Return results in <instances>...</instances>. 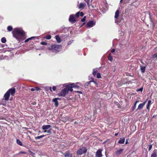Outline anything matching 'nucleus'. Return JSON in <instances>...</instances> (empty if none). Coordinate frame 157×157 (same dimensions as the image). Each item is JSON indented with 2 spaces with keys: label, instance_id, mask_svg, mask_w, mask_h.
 Listing matches in <instances>:
<instances>
[{
  "label": "nucleus",
  "instance_id": "obj_1",
  "mask_svg": "<svg viewBox=\"0 0 157 157\" xmlns=\"http://www.w3.org/2000/svg\"><path fill=\"white\" fill-rule=\"evenodd\" d=\"M12 33L13 36L19 41H20L21 37L23 36L25 33L21 28H16L14 29Z\"/></svg>",
  "mask_w": 157,
  "mask_h": 157
},
{
  "label": "nucleus",
  "instance_id": "obj_2",
  "mask_svg": "<svg viewBox=\"0 0 157 157\" xmlns=\"http://www.w3.org/2000/svg\"><path fill=\"white\" fill-rule=\"evenodd\" d=\"M62 46L61 45L52 44L48 48V49L52 52L57 53L59 52Z\"/></svg>",
  "mask_w": 157,
  "mask_h": 157
},
{
  "label": "nucleus",
  "instance_id": "obj_3",
  "mask_svg": "<svg viewBox=\"0 0 157 157\" xmlns=\"http://www.w3.org/2000/svg\"><path fill=\"white\" fill-rule=\"evenodd\" d=\"M87 151V149L85 147H82L79 149L77 151V154L81 155L85 153Z\"/></svg>",
  "mask_w": 157,
  "mask_h": 157
},
{
  "label": "nucleus",
  "instance_id": "obj_4",
  "mask_svg": "<svg viewBox=\"0 0 157 157\" xmlns=\"http://www.w3.org/2000/svg\"><path fill=\"white\" fill-rule=\"evenodd\" d=\"M68 94L67 90L66 88H64L63 89L61 90V92L58 94V95L59 96H65L66 94Z\"/></svg>",
  "mask_w": 157,
  "mask_h": 157
},
{
  "label": "nucleus",
  "instance_id": "obj_5",
  "mask_svg": "<svg viewBox=\"0 0 157 157\" xmlns=\"http://www.w3.org/2000/svg\"><path fill=\"white\" fill-rule=\"evenodd\" d=\"M95 25V22L93 21H90L88 22L86 25V27L88 28H91Z\"/></svg>",
  "mask_w": 157,
  "mask_h": 157
},
{
  "label": "nucleus",
  "instance_id": "obj_6",
  "mask_svg": "<svg viewBox=\"0 0 157 157\" xmlns=\"http://www.w3.org/2000/svg\"><path fill=\"white\" fill-rule=\"evenodd\" d=\"M69 21L71 23H74L76 21V20L74 14H72L70 15Z\"/></svg>",
  "mask_w": 157,
  "mask_h": 157
},
{
  "label": "nucleus",
  "instance_id": "obj_7",
  "mask_svg": "<svg viewBox=\"0 0 157 157\" xmlns=\"http://www.w3.org/2000/svg\"><path fill=\"white\" fill-rule=\"evenodd\" d=\"M119 10H117L115 13V15L114 16L115 18L116 19L115 20V23H118L119 22L117 20L119 15Z\"/></svg>",
  "mask_w": 157,
  "mask_h": 157
},
{
  "label": "nucleus",
  "instance_id": "obj_8",
  "mask_svg": "<svg viewBox=\"0 0 157 157\" xmlns=\"http://www.w3.org/2000/svg\"><path fill=\"white\" fill-rule=\"evenodd\" d=\"M102 149H98L96 153V157H102Z\"/></svg>",
  "mask_w": 157,
  "mask_h": 157
},
{
  "label": "nucleus",
  "instance_id": "obj_9",
  "mask_svg": "<svg viewBox=\"0 0 157 157\" xmlns=\"http://www.w3.org/2000/svg\"><path fill=\"white\" fill-rule=\"evenodd\" d=\"M86 6V4L85 3H81L78 5V7L79 9L82 10Z\"/></svg>",
  "mask_w": 157,
  "mask_h": 157
},
{
  "label": "nucleus",
  "instance_id": "obj_10",
  "mask_svg": "<svg viewBox=\"0 0 157 157\" xmlns=\"http://www.w3.org/2000/svg\"><path fill=\"white\" fill-rule=\"evenodd\" d=\"M65 88H67V90L68 93L69 91L72 92L73 90V89H72L73 88L71 84H70L67 86Z\"/></svg>",
  "mask_w": 157,
  "mask_h": 157
},
{
  "label": "nucleus",
  "instance_id": "obj_11",
  "mask_svg": "<svg viewBox=\"0 0 157 157\" xmlns=\"http://www.w3.org/2000/svg\"><path fill=\"white\" fill-rule=\"evenodd\" d=\"M9 93H10L13 96L15 92V89L14 88H10L7 91Z\"/></svg>",
  "mask_w": 157,
  "mask_h": 157
},
{
  "label": "nucleus",
  "instance_id": "obj_12",
  "mask_svg": "<svg viewBox=\"0 0 157 157\" xmlns=\"http://www.w3.org/2000/svg\"><path fill=\"white\" fill-rule=\"evenodd\" d=\"M51 127V126L49 125H43L42 126V128L43 130L45 131L50 128Z\"/></svg>",
  "mask_w": 157,
  "mask_h": 157
},
{
  "label": "nucleus",
  "instance_id": "obj_13",
  "mask_svg": "<svg viewBox=\"0 0 157 157\" xmlns=\"http://www.w3.org/2000/svg\"><path fill=\"white\" fill-rule=\"evenodd\" d=\"M10 96V94L7 91L4 95V97L5 98V100L6 101L8 100H9V97Z\"/></svg>",
  "mask_w": 157,
  "mask_h": 157
},
{
  "label": "nucleus",
  "instance_id": "obj_14",
  "mask_svg": "<svg viewBox=\"0 0 157 157\" xmlns=\"http://www.w3.org/2000/svg\"><path fill=\"white\" fill-rule=\"evenodd\" d=\"M84 14L83 12H78L75 14V16L76 17H78L79 16H80L81 17H82L83 16Z\"/></svg>",
  "mask_w": 157,
  "mask_h": 157
},
{
  "label": "nucleus",
  "instance_id": "obj_15",
  "mask_svg": "<svg viewBox=\"0 0 157 157\" xmlns=\"http://www.w3.org/2000/svg\"><path fill=\"white\" fill-rule=\"evenodd\" d=\"M124 150V149H123L121 148L117 150L116 152V155L117 156L119 155Z\"/></svg>",
  "mask_w": 157,
  "mask_h": 157
},
{
  "label": "nucleus",
  "instance_id": "obj_16",
  "mask_svg": "<svg viewBox=\"0 0 157 157\" xmlns=\"http://www.w3.org/2000/svg\"><path fill=\"white\" fill-rule=\"evenodd\" d=\"M145 102L143 103L140 104L138 106V107L136 110H140L142 109L143 107L145 105Z\"/></svg>",
  "mask_w": 157,
  "mask_h": 157
},
{
  "label": "nucleus",
  "instance_id": "obj_17",
  "mask_svg": "<svg viewBox=\"0 0 157 157\" xmlns=\"http://www.w3.org/2000/svg\"><path fill=\"white\" fill-rule=\"evenodd\" d=\"M157 150H154L151 155V157H157Z\"/></svg>",
  "mask_w": 157,
  "mask_h": 157
},
{
  "label": "nucleus",
  "instance_id": "obj_18",
  "mask_svg": "<svg viewBox=\"0 0 157 157\" xmlns=\"http://www.w3.org/2000/svg\"><path fill=\"white\" fill-rule=\"evenodd\" d=\"M53 102H54L55 104V105L56 107H57L58 105L59 102L56 99H53L52 100Z\"/></svg>",
  "mask_w": 157,
  "mask_h": 157
},
{
  "label": "nucleus",
  "instance_id": "obj_19",
  "mask_svg": "<svg viewBox=\"0 0 157 157\" xmlns=\"http://www.w3.org/2000/svg\"><path fill=\"white\" fill-rule=\"evenodd\" d=\"M55 38L56 40L58 43H60L61 42V39L58 35H56L55 36Z\"/></svg>",
  "mask_w": 157,
  "mask_h": 157
},
{
  "label": "nucleus",
  "instance_id": "obj_20",
  "mask_svg": "<svg viewBox=\"0 0 157 157\" xmlns=\"http://www.w3.org/2000/svg\"><path fill=\"white\" fill-rule=\"evenodd\" d=\"M125 141L124 138H121L120 140L118 141V143L120 144H123Z\"/></svg>",
  "mask_w": 157,
  "mask_h": 157
},
{
  "label": "nucleus",
  "instance_id": "obj_21",
  "mask_svg": "<svg viewBox=\"0 0 157 157\" xmlns=\"http://www.w3.org/2000/svg\"><path fill=\"white\" fill-rule=\"evenodd\" d=\"M140 70L143 73H144L145 72V70L146 67H143L142 66H140Z\"/></svg>",
  "mask_w": 157,
  "mask_h": 157
},
{
  "label": "nucleus",
  "instance_id": "obj_22",
  "mask_svg": "<svg viewBox=\"0 0 157 157\" xmlns=\"http://www.w3.org/2000/svg\"><path fill=\"white\" fill-rule=\"evenodd\" d=\"M98 70L96 69H94L93 71V75L94 77H95L96 75V74H97Z\"/></svg>",
  "mask_w": 157,
  "mask_h": 157
},
{
  "label": "nucleus",
  "instance_id": "obj_23",
  "mask_svg": "<svg viewBox=\"0 0 157 157\" xmlns=\"http://www.w3.org/2000/svg\"><path fill=\"white\" fill-rule=\"evenodd\" d=\"M65 157H72V154L69 152L65 153Z\"/></svg>",
  "mask_w": 157,
  "mask_h": 157
},
{
  "label": "nucleus",
  "instance_id": "obj_24",
  "mask_svg": "<svg viewBox=\"0 0 157 157\" xmlns=\"http://www.w3.org/2000/svg\"><path fill=\"white\" fill-rule=\"evenodd\" d=\"M151 100H149L148 101L147 105V107H146L147 108V109H149V106L151 104Z\"/></svg>",
  "mask_w": 157,
  "mask_h": 157
},
{
  "label": "nucleus",
  "instance_id": "obj_25",
  "mask_svg": "<svg viewBox=\"0 0 157 157\" xmlns=\"http://www.w3.org/2000/svg\"><path fill=\"white\" fill-rule=\"evenodd\" d=\"M87 3V6L89 7L90 6V5L91 4V2H90V0H84Z\"/></svg>",
  "mask_w": 157,
  "mask_h": 157
},
{
  "label": "nucleus",
  "instance_id": "obj_26",
  "mask_svg": "<svg viewBox=\"0 0 157 157\" xmlns=\"http://www.w3.org/2000/svg\"><path fill=\"white\" fill-rule=\"evenodd\" d=\"M16 142H17V144H18L20 145V146H22V145L23 144L21 142V141L19 140H18V139L17 140Z\"/></svg>",
  "mask_w": 157,
  "mask_h": 157
},
{
  "label": "nucleus",
  "instance_id": "obj_27",
  "mask_svg": "<svg viewBox=\"0 0 157 157\" xmlns=\"http://www.w3.org/2000/svg\"><path fill=\"white\" fill-rule=\"evenodd\" d=\"M72 88H78L79 87V86H77L74 83L71 84Z\"/></svg>",
  "mask_w": 157,
  "mask_h": 157
},
{
  "label": "nucleus",
  "instance_id": "obj_28",
  "mask_svg": "<svg viewBox=\"0 0 157 157\" xmlns=\"http://www.w3.org/2000/svg\"><path fill=\"white\" fill-rule=\"evenodd\" d=\"M1 41L2 43H5L6 42V39L5 37H3L2 38Z\"/></svg>",
  "mask_w": 157,
  "mask_h": 157
},
{
  "label": "nucleus",
  "instance_id": "obj_29",
  "mask_svg": "<svg viewBox=\"0 0 157 157\" xmlns=\"http://www.w3.org/2000/svg\"><path fill=\"white\" fill-rule=\"evenodd\" d=\"M35 37H31L30 38H29L28 39H26L25 41V43H26V42H28L29 40L33 39V38H34Z\"/></svg>",
  "mask_w": 157,
  "mask_h": 157
},
{
  "label": "nucleus",
  "instance_id": "obj_30",
  "mask_svg": "<svg viewBox=\"0 0 157 157\" xmlns=\"http://www.w3.org/2000/svg\"><path fill=\"white\" fill-rule=\"evenodd\" d=\"M44 136H45L44 135H42L39 136H37L35 137V139H40L41 138L44 137Z\"/></svg>",
  "mask_w": 157,
  "mask_h": 157
},
{
  "label": "nucleus",
  "instance_id": "obj_31",
  "mask_svg": "<svg viewBox=\"0 0 157 157\" xmlns=\"http://www.w3.org/2000/svg\"><path fill=\"white\" fill-rule=\"evenodd\" d=\"M90 82H94L97 86H98V84L94 80V79L93 78L92 79V80L89 81V83H90Z\"/></svg>",
  "mask_w": 157,
  "mask_h": 157
},
{
  "label": "nucleus",
  "instance_id": "obj_32",
  "mask_svg": "<svg viewBox=\"0 0 157 157\" xmlns=\"http://www.w3.org/2000/svg\"><path fill=\"white\" fill-rule=\"evenodd\" d=\"M7 30L9 31H11L12 30L13 28L11 26H9L7 27Z\"/></svg>",
  "mask_w": 157,
  "mask_h": 157
},
{
  "label": "nucleus",
  "instance_id": "obj_33",
  "mask_svg": "<svg viewBox=\"0 0 157 157\" xmlns=\"http://www.w3.org/2000/svg\"><path fill=\"white\" fill-rule=\"evenodd\" d=\"M97 78H101V74L99 73H98L97 74Z\"/></svg>",
  "mask_w": 157,
  "mask_h": 157
},
{
  "label": "nucleus",
  "instance_id": "obj_34",
  "mask_svg": "<svg viewBox=\"0 0 157 157\" xmlns=\"http://www.w3.org/2000/svg\"><path fill=\"white\" fill-rule=\"evenodd\" d=\"M45 38L49 40L51 38V36L50 35H48L46 36Z\"/></svg>",
  "mask_w": 157,
  "mask_h": 157
},
{
  "label": "nucleus",
  "instance_id": "obj_35",
  "mask_svg": "<svg viewBox=\"0 0 157 157\" xmlns=\"http://www.w3.org/2000/svg\"><path fill=\"white\" fill-rule=\"evenodd\" d=\"M152 57L153 58H155L157 57V52L156 53L154 54L152 56Z\"/></svg>",
  "mask_w": 157,
  "mask_h": 157
},
{
  "label": "nucleus",
  "instance_id": "obj_36",
  "mask_svg": "<svg viewBox=\"0 0 157 157\" xmlns=\"http://www.w3.org/2000/svg\"><path fill=\"white\" fill-rule=\"evenodd\" d=\"M44 132H47L49 133H51V129H49L47 131L45 130L44 131Z\"/></svg>",
  "mask_w": 157,
  "mask_h": 157
},
{
  "label": "nucleus",
  "instance_id": "obj_37",
  "mask_svg": "<svg viewBox=\"0 0 157 157\" xmlns=\"http://www.w3.org/2000/svg\"><path fill=\"white\" fill-rule=\"evenodd\" d=\"M86 19V17L85 16L83 18L81 19V21H82V22H84L85 21Z\"/></svg>",
  "mask_w": 157,
  "mask_h": 157
},
{
  "label": "nucleus",
  "instance_id": "obj_38",
  "mask_svg": "<svg viewBox=\"0 0 157 157\" xmlns=\"http://www.w3.org/2000/svg\"><path fill=\"white\" fill-rule=\"evenodd\" d=\"M136 104H134L133 106L132 107V111H133L136 108Z\"/></svg>",
  "mask_w": 157,
  "mask_h": 157
},
{
  "label": "nucleus",
  "instance_id": "obj_39",
  "mask_svg": "<svg viewBox=\"0 0 157 157\" xmlns=\"http://www.w3.org/2000/svg\"><path fill=\"white\" fill-rule=\"evenodd\" d=\"M46 89L47 90H48L49 89L50 90L51 92H52V87H46Z\"/></svg>",
  "mask_w": 157,
  "mask_h": 157
},
{
  "label": "nucleus",
  "instance_id": "obj_40",
  "mask_svg": "<svg viewBox=\"0 0 157 157\" xmlns=\"http://www.w3.org/2000/svg\"><path fill=\"white\" fill-rule=\"evenodd\" d=\"M152 145L150 144L149 146L148 150L149 151H150L152 148Z\"/></svg>",
  "mask_w": 157,
  "mask_h": 157
},
{
  "label": "nucleus",
  "instance_id": "obj_41",
  "mask_svg": "<svg viewBox=\"0 0 157 157\" xmlns=\"http://www.w3.org/2000/svg\"><path fill=\"white\" fill-rule=\"evenodd\" d=\"M143 88L142 87V88H140L137 91L142 92L143 91Z\"/></svg>",
  "mask_w": 157,
  "mask_h": 157
},
{
  "label": "nucleus",
  "instance_id": "obj_42",
  "mask_svg": "<svg viewBox=\"0 0 157 157\" xmlns=\"http://www.w3.org/2000/svg\"><path fill=\"white\" fill-rule=\"evenodd\" d=\"M56 87L55 86H54L52 87V90L53 91H55L56 90Z\"/></svg>",
  "mask_w": 157,
  "mask_h": 157
},
{
  "label": "nucleus",
  "instance_id": "obj_43",
  "mask_svg": "<svg viewBox=\"0 0 157 157\" xmlns=\"http://www.w3.org/2000/svg\"><path fill=\"white\" fill-rule=\"evenodd\" d=\"M19 153L20 154H26V152L24 151H21L19 152Z\"/></svg>",
  "mask_w": 157,
  "mask_h": 157
},
{
  "label": "nucleus",
  "instance_id": "obj_44",
  "mask_svg": "<svg viewBox=\"0 0 157 157\" xmlns=\"http://www.w3.org/2000/svg\"><path fill=\"white\" fill-rule=\"evenodd\" d=\"M40 44L42 45H46V43L45 42H42Z\"/></svg>",
  "mask_w": 157,
  "mask_h": 157
},
{
  "label": "nucleus",
  "instance_id": "obj_45",
  "mask_svg": "<svg viewBox=\"0 0 157 157\" xmlns=\"http://www.w3.org/2000/svg\"><path fill=\"white\" fill-rule=\"evenodd\" d=\"M108 59L109 60H110V61H112V60H113V58L111 56H110V57H108Z\"/></svg>",
  "mask_w": 157,
  "mask_h": 157
},
{
  "label": "nucleus",
  "instance_id": "obj_46",
  "mask_svg": "<svg viewBox=\"0 0 157 157\" xmlns=\"http://www.w3.org/2000/svg\"><path fill=\"white\" fill-rule=\"evenodd\" d=\"M40 89V88L38 87H36L35 88V90H36L37 91L39 90Z\"/></svg>",
  "mask_w": 157,
  "mask_h": 157
},
{
  "label": "nucleus",
  "instance_id": "obj_47",
  "mask_svg": "<svg viewBox=\"0 0 157 157\" xmlns=\"http://www.w3.org/2000/svg\"><path fill=\"white\" fill-rule=\"evenodd\" d=\"M29 152H30L31 155H34V153L31 151H30Z\"/></svg>",
  "mask_w": 157,
  "mask_h": 157
},
{
  "label": "nucleus",
  "instance_id": "obj_48",
  "mask_svg": "<svg viewBox=\"0 0 157 157\" xmlns=\"http://www.w3.org/2000/svg\"><path fill=\"white\" fill-rule=\"evenodd\" d=\"M30 90L31 91H33L35 90V89L34 88H32Z\"/></svg>",
  "mask_w": 157,
  "mask_h": 157
},
{
  "label": "nucleus",
  "instance_id": "obj_49",
  "mask_svg": "<svg viewBox=\"0 0 157 157\" xmlns=\"http://www.w3.org/2000/svg\"><path fill=\"white\" fill-rule=\"evenodd\" d=\"M115 51V49H113L111 50V52L112 53H113Z\"/></svg>",
  "mask_w": 157,
  "mask_h": 157
},
{
  "label": "nucleus",
  "instance_id": "obj_50",
  "mask_svg": "<svg viewBox=\"0 0 157 157\" xmlns=\"http://www.w3.org/2000/svg\"><path fill=\"white\" fill-rule=\"evenodd\" d=\"M4 118L2 116H0V120H3L4 119Z\"/></svg>",
  "mask_w": 157,
  "mask_h": 157
},
{
  "label": "nucleus",
  "instance_id": "obj_51",
  "mask_svg": "<svg viewBox=\"0 0 157 157\" xmlns=\"http://www.w3.org/2000/svg\"><path fill=\"white\" fill-rule=\"evenodd\" d=\"M139 101L138 100H136L135 101V103L134 104H136H136L139 102Z\"/></svg>",
  "mask_w": 157,
  "mask_h": 157
},
{
  "label": "nucleus",
  "instance_id": "obj_52",
  "mask_svg": "<svg viewBox=\"0 0 157 157\" xmlns=\"http://www.w3.org/2000/svg\"><path fill=\"white\" fill-rule=\"evenodd\" d=\"M71 41H69V42L68 43H67V44L68 45H70L71 44Z\"/></svg>",
  "mask_w": 157,
  "mask_h": 157
},
{
  "label": "nucleus",
  "instance_id": "obj_53",
  "mask_svg": "<svg viewBox=\"0 0 157 157\" xmlns=\"http://www.w3.org/2000/svg\"><path fill=\"white\" fill-rule=\"evenodd\" d=\"M77 92L78 93H80V94H82V92L81 91H77Z\"/></svg>",
  "mask_w": 157,
  "mask_h": 157
},
{
  "label": "nucleus",
  "instance_id": "obj_54",
  "mask_svg": "<svg viewBox=\"0 0 157 157\" xmlns=\"http://www.w3.org/2000/svg\"><path fill=\"white\" fill-rule=\"evenodd\" d=\"M118 132L117 133H115V136H117V135H118Z\"/></svg>",
  "mask_w": 157,
  "mask_h": 157
},
{
  "label": "nucleus",
  "instance_id": "obj_55",
  "mask_svg": "<svg viewBox=\"0 0 157 157\" xmlns=\"http://www.w3.org/2000/svg\"><path fill=\"white\" fill-rule=\"evenodd\" d=\"M55 99H56L57 100H60V99L59 98H55Z\"/></svg>",
  "mask_w": 157,
  "mask_h": 157
},
{
  "label": "nucleus",
  "instance_id": "obj_56",
  "mask_svg": "<svg viewBox=\"0 0 157 157\" xmlns=\"http://www.w3.org/2000/svg\"><path fill=\"white\" fill-rule=\"evenodd\" d=\"M128 143V141L127 140H126L125 142V144H126Z\"/></svg>",
  "mask_w": 157,
  "mask_h": 157
},
{
  "label": "nucleus",
  "instance_id": "obj_57",
  "mask_svg": "<svg viewBox=\"0 0 157 157\" xmlns=\"http://www.w3.org/2000/svg\"><path fill=\"white\" fill-rule=\"evenodd\" d=\"M13 106L12 107L13 108H14V107L15 105H14V104H13Z\"/></svg>",
  "mask_w": 157,
  "mask_h": 157
},
{
  "label": "nucleus",
  "instance_id": "obj_58",
  "mask_svg": "<svg viewBox=\"0 0 157 157\" xmlns=\"http://www.w3.org/2000/svg\"><path fill=\"white\" fill-rule=\"evenodd\" d=\"M127 157H129V155H128L127 156Z\"/></svg>",
  "mask_w": 157,
  "mask_h": 157
},
{
  "label": "nucleus",
  "instance_id": "obj_59",
  "mask_svg": "<svg viewBox=\"0 0 157 157\" xmlns=\"http://www.w3.org/2000/svg\"><path fill=\"white\" fill-rule=\"evenodd\" d=\"M122 0H121L120 2H121Z\"/></svg>",
  "mask_w": 157,
  "mask_h": 157
},
{
  "label": "nucleus",
  "instance_id": "obj_60",
  "mask_svg": "<svg viewBox=\"0 0 157 157\" xmlns=\"http://www.w3.org/2000/svg\"><path fill=\"white\" fill-rule=\"evenodd\" d=\"M39 56H40V54H39Z\"/></svg>",
  "mask_w": 157,
  "mask_h": 157
},
{
  "label": "nucleus",
  "instance_id": "obj_61",
  "mask_svg": "<svg viewBox=\"0 0 157 157\" xmlns=\"http://www.w3.org/2000/svg\"><path fill=\"white\" fill-rule=\"evenodd\" d=\"M72 121V120H71L70 121Z\"/></svg>",
  "mask_w": 157,
  "mask_h": 157
}]
</instances>
